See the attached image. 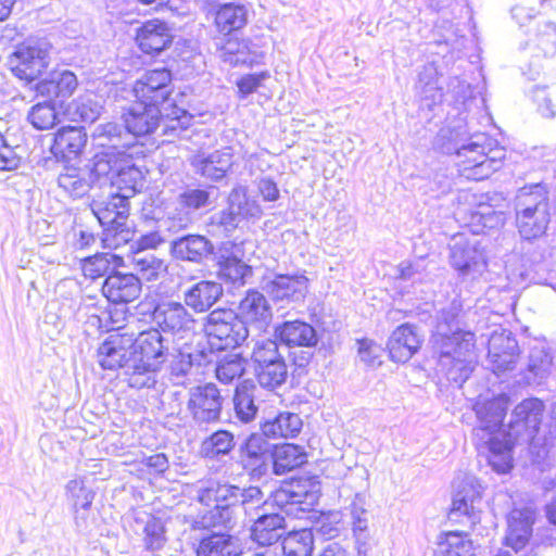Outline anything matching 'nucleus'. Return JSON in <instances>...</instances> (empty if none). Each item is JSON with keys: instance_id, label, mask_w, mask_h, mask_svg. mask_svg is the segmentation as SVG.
<instances>
[{"instance_id": "nucleus-22", "label": "nucleus", "mask_w": 556, "mask_h": 556, "mask_svg": "<svg viewBox=\"0 0 556 556\" xmlns=\"http://www.w3.org/2000/svg\"><path fill=\"white\" fill-rule=\"evenodd\" d=\"M136 40L144 53H160L172 43V35L165 22L151 20L138 28Z\"/></svg>"}, {"instance_id": "nucleus-2", "label": "nucleus", "mask_w": 556, "mask_h": 556, "mask_svg": "<svg viewBox=\"0 0 556 556\" xmlns=\"http://www.w3.org/2000/svg\"><path fill=\"white\" fill-rule=\"evenodd\" d=\"M462 303L454 299L438 316L434 344L439 350V369L459 387L470 377L477 364L476 337L458 327Z\"/></svg>"}, {"instance_id": "nucleus-59", "label": "nucleus", "mask_w": 556, "mask_h": 556, "mask_svg": "<svg viewBox=\"0 0 556 556\" xmlns=\"http://www.w3.org/2000/svg\"><path fill=\"white\" fill-rule=\"evenodd\" d=\"M356 555L349 547L339 542H329L321 551L319 556H370V546L366 541H362L359 536L356 539Z\"/></svg>"}, {"instance_id": "nucleus-29", "label": "nucleus", "mask_w": 556, "mask_h": 556, "mask_svg": "<svg viewBox=\"0 0 556 556\" xmlns=\"http://www.w3.org/2000/svg\"><path fill=\"white\" fill-rule=\"evenodd\" d=\"M285 517L269 514L258 517L251 529V538L260 545H271L282 538Z\"/></svg>"}, {"instance_id": "nucleus-11", "label": "nucleus", "mask_w": 556, "mask_h": 556, "mask_svg": "<svg viewBox=\"0 0 556 556\" xmlns=\"http://www.w3.org/2000/svg\"><path fill=\"white\" fill-rule=\"evenodd\" d=\"M450 251L451 265L463 275L480 271L486 265L484 250L475 236H454Z\"/></svg>"}, {"instance_id": "nucleus-34", "label": "nucleus", "mask_w": 556, "mask_h": 556, "mask_svg": "<svg viewBox=\"0 0 556 556\" xmlns=\"http://www.w3.org/2000/svg\"><path fill=\"white\" fill-rule=\"evenodd\" d=\"M302 428V420L299 415L285 412L280 413L273 420H267L262 426L263 434L270 439L292 438Z\"/></svg>"}, {"instance_id": "nucleus-43", "label": "nucleus", "mask_w": 556, "mask_h": 556, "mask_svg": "<svg viewBox=\"0 0 556 556\" xmlns=\"http://www.w3.org/2000/svg\"><path fill=\"white\" fill-rule=\"evenodd\" d=\"M235 447V437L227 430H218L203 440L200 446L201 454L210 459L228 455Z\"/></svg>"}, {"instance_id": "nucleus-12", "label": "nucleus", "mask_w": 556, "mask_h": 556, "mask_svg": "<svg viewBox=\"0 0 556 556\" xmlns=\"http://www.w3.org/2000/svg\"><path fill=\"white\" fill-rule=\"evenodd\" d=\"M240 463L251 478L265 476L271 463L270 444L262 435L251 434L240 447Z\"/></svg>"}, {"instance_id": "nucleus-6", "label": "nucleus", "mask_w": 556, "mask_h": 556, "mask_svg": "<svg viewBox=\"0 0 556 556\" xmlns=\"http://www.w3.org/2000/svg\"><path fill=\"white\" fill-rule=\"evenodd\" d=\"M152 320L161 332L184 338L191 333L195 319L187 305L173 299L160 300L153 307Z\"/></svg>"}, {"instance_id": "nucleus-20", "label": "nucleus", "mask_w": 556, "mask_h": 556, "mask_svg": "<svg viewBox=\"0 0 556 556\" xmlns=\"http://www.w3.org/2000/svg\"><path fill=\"white\" fill-rule=\"evenodd\" d=\"M219 282L201 280L184 291V303L194 313L207 312L223 295Z\"/></svg>"}, {"instance_id": "nucleus-10", "label": "nucleus", "mask_w": 556, "mask_h": 556, "mask_svg": "<svg viewBox=\"0 0 556 556\" xmlns=\"http://www.w3.org/2000/svg\"><path fill=\"white\" fill-rule=\"evenodd\" d=\"M170 81L172 74L166 68L147 71L132 87L135 101L161 109L172 93Z\"/></svg>"}, {"instance_id": "nucleus-41", "label": "nucleus", "mask_w": 556, "mask_h": 556, "mask_svg": "<svg viewBox=\"0 0 556 556\" xmlns=\"http://www.w3.org/2000/svg\"><path fill=\"white\" fill-rule=\"evenodd\" d=\"M131 263L140 275L139 278L146 281L157 280L167 271V265L163 260L143 251L136 252L131 257Z\"/></svg>"}, {"instance_id": "nucleus-32", "label": "nucleus", "mask_w": 556, "mask_h": 556, "mask_svg": "<svg viewBox=\"0 0 556 556\" xmlns=\"http://www.w3.org/2000/svg\"><path fill=\"white\" fill-rule=\"evenodd\" d=\"M92 214L104 227H111L127 222V200L115 195L108 203L96 202L92 205Z\"/></svg>"}, {"instance_id": "nucleus-44", "label": "nucleus", "mask_w": 556, "mask_h": 556, "mask_svg": "<svg viewBox=\"0 0 556 556\" xmlns=\"http://www.w3.org/2000/svg\"><path fill=\"white\" fill-rule=\"evenodd\" d=\"M314 535L311 529H301L288 533L282 540L286 556H312Z\"/></svg>"}, {"instance_id": "nucleus-8", "label": "nucleus", "mask_w": 556, "mask_h": 556, "mask_svg": "<svg viewBox=\"0 0 556 556\" xmlns=\"http://www.w3.org/2000/svg\"><path fill=\"white\" fill-rule=\"evenodd\" d=\"M9 67L22 80L37 79L49 64V50L45 43L24 42L9 56Z\"/></svg>"}, {"instance_id": "nucleus-39", "label": "nucleus", "mask_w": 556, "mask_h": 556, "mask_svg": "<svg viewBox=\"0 0 556 556\" xmlns=\"http://www.w3.org/2000/svg\"><path fill=\"white\" fill-rule=\"evenodd\" d=\"M256 387L251 381H244L237 387L233 396L235 412L242 422H250L257 413L255 405Z\"/></svg>"}, {"instance_id": "nucleus-52", "label": "nucleus", "mask_w": 556, "mask_h": 556, "mask_svg": "<svg viewBox=\"0 0 556 556\" xmlns=\"http://www.w3.org/2000/svg\"><path fill=\"white\" fill-rule=\"evenodd\" d=\"M435 556H475L472 542L458 533H448Z\"/></svg>"}, {"instance_id": "nucleus-5", "label": "nucleus", "mask_w": 556, "mask_h": 556, "mask_svg": "<svg viewBox=\"0 0 556 556\" xmlns=\"http://www.w3.org/2000/svg\"><path fill=\"white\" fill-rule=\"evenodd\" d=\"M204 331L217 350L233 349L249 336L244 321L226 308L214 309L205 317Z\"/></svg>"}, {"instance_id": "nucleus-19", "label": "nucleus", "mask_w": 556, "mask_h": 556, "mask_svg": "<svg viewBox=\"0 0 556 556\" xmlns=\"http://www.w3.org/2000/svg\"><path fill=\"white\" fill-rule=\"evenodd\" d=\"M214 251L213 243L201 235H187L170 243V254L181 261L200 264Z\"/></svg>"}, {"instance_id": "nucleus-14", "label": "nucleus", "mask_w": 556, "mask_h": 556, "mask_svg": "<svg viewBox=\"0 0 556 556\" xmlns=\"http://www.w3.org/2000/svg\"><path fill=\"white\" fill-rule=\"evenodd\" d=\"M131 336L127 332L111 334L98 349V362L104 369L124 368L130 362Z\"/></svg>"}, {"instance_id": "nucleus-17", "label": "nucleus", "mask_w": 556, "mask_h": 556, "mask_svg": "<svg viewBox=\"0 0 556 556\" xmlns=\"http://www.w3.org/2000/svg\"><path fill=\"white\" fill-rule=\"evenodd\" d=\"M103 295L112 303H129L141 293L140 278L132 274H110L102 286Z\"/></svg>"}, {"instance_id": "nucleus-48", "label": "nucleus", "mask_w": 556, "mask_h": 556, "mask_svg": "<svg viewBox=\"0 0 556 556\" xmlns=\"http://www.w3.org/2000/svg\"><path fill=\"white\" fill-rule=\"evenodd\" d=\"M218 275L232 283H243L252 275V267L236 256H222L218 262Z\"/></svg>"}, {"instance_id": "nucleus-23", "label": "nucleus", "mask_w": 556, "mask_h": 556, "mask_svg": "<svg viewBox=\"0 0 556 556\" xmlns=\"http://www.w3.org/2000/svg\"><path fill=\"white\" fill-rule=\"evenodd\" d=\"M191 165L203 177L220 180L232 166V155L229 150L199 153L192 156Z\"/></svg>"}, {"instance_id": "nucleus-54", "label": "nucleus", "mask_w": 556, "mask_h": 556, "mask_svg": "<svg viewBox=\"0 0 556 556\" xmlns=\"http://www.w3.org/2000/svg\"><path fill=\"white\" fill-rule=\"evenodd\" d=\"M66 495L76 511L90 508L94 498V493L86 486L83 479L70 480L66 484Z\"/></svg>"}, {"instance_id": "nucleus-30", "label": "nucleus", "mask_w": 556, "mask_h": 556, "mask_svg": "<svg viewBox=\"0 0 556 556\" xmlns=\"http://www.w3.org/2000/svg\"><path fill=\"white\" fill-rule=\"evenodd\" d=\"M78 86L76 75L67 70L55 71L50 74L48 79L37 85V90L43 96L68 98Z\"/></svg>"}, {"instance_id": "nucleus-18", "label": "nucleus", "mask_w": 556, "mask_h": 556, "mask_svg": "<svg viewBox=\"0 0 556 556\" xmlns=\"http://www.w3.org/2000/svg\"><path fill=\"white\" fill-rule=\"evenodd\" d=\"M161 116L160 108L135 101L123 114V119L126 130L139 137L153 132L160 124Z\"/></svg>"}, {"instance_id": "nucleus-40", "label": "nucleus", "mask_w": 556, "mask_h": 556, "mask_svg": "<svg viewBox=\"0 0 556 556\" xmlns=\"http://www.w3.org/2000/svg\"><path fill=\"white\" fill-rule=\"evenodd\" d=\"M124 264L123 257L114 253H100L87 257L83 263V273L85 277L96 279L98 277L110 275L111 271Z\"/></svg>"}, {"instance_id": "nucleus-25", "label": "nucleus", "mask_w": 556, "mask_h": 556, "mask_svg": "<svg viewBox=\"0 0 556 556\" xmlns=\"http://www.w3.org/2000/svg\"><path fill=\"white\" fill-rule=\"evenodd\" d=\"M242 552L240 539L227 532H213L203 538L197 548L198 556H240Z\"/></svg>"}, {"instance_id": "nucleus-31", "label": "nucleus", "mask_w": 556, "mask_h": 556, "mask_svg": "<svg viewBox=\"0 0 556 556\" xmlns=\"http://www.w3.org/2000/svg\"><path fill=\"white\" fill-rule=\"evenodd\" d=\"M87 142V135L79 127H63L58 130L54 137L52 150L55 155L64 157H76Z\"/></svg>"}, {"instance_id": "nucleus-4", "label": "nucleus", "mask_w": 556, "mask_h": 556, "mask_svg": "<svg viewBox=\"0 0 556 556\" xmlns=\"http://www.w3.org/2000/svg\"><path fill=\"white\" fill-rule=\"evenodd\" d=\"M492 142L484 134H476L469 139L456 141L454 152L459 176L468 180H483L503 165L505 151L492 149Z\"/></svg>"}, {"instance_id": "nucleus-3", "label": "nucleus", "mask_w": 556, "mask_h": 556, "mask_svg": "<svg viewBox=\"0 0 556 556\" xmlns=\"http://www.w3.org/2000/svg\"><path fill=\"white\" fill-rule=\"evenodd\" d=\"M131 336L130 362L127 365V381L136 389L153 388L157 374L170 355L168 340L155 327Z\"/></svg>"}, {"instance_id": "nucleus-50", "label": "nucleus", "mask_w": 556, "mask_h": 556, "mask_svg": "<svg viewBox=\"0 0 556 556\" xmlns=\"http://www.w3.org/2000/svg\"><path fill=\"white\" fill-rule=\"evenodd\" d=\"M27 118L35 128L40 130L50 129L60 122L54 104L47 101L31 106Z\"/></svg>"}, {"instance_id": "nucleus-16", "label": "nucleus", "mask_w": 556, "mask_h": 556, "mask_svg": "<svg viewBox=\"0 0 556 556\" xmlns=\"http://www.w3.org/2000/svg\"><path fill=\"white\" fill-rule=\"evenodd\" d=\"M265 288L274 301L301 302L308 292V279L304 275H277Z\"/></svg>"}, {"instance_id": "nucleus-38", "label": "nucleus", "mask_w": 556, "mask_h": 556, "mask_svg": "<svg viewBox=\"0 0 556 556\" xmlns=\"http://www.w3.org/2000/svg\"><path fill=\"white\" fill-rule=\"evenodd\" d=\"M553 356L549 349L543 342L534 344L529 354L528 371L532 378H528L529 382H541L552 370Z\"/></svg>"}, {"instance_id": "nucleus-28", "label": "nucleus", "mask_w": 556, "mask_h": 556, "mask_svg": "<svg viewBox=\"0 0 556 556\" xmlns=\"http://www.w3.org/2000/svg\"><path fill=\"white\" fill-rule=\"evenodd\" d=\"M459 198L475 206L473 210H460V212L470 214L473 224H480L490 229L504 225L505 215L503 210H495L492 203L478 200V197L473 193L464 192Z\"/></svg>"}, {"instance_id": "nucleus-21", "label": "nucleus", "mask_w": 556, "mask_h": 556, "mask_svg": "<svg viewBox=\"0 0 556 556\" xmlns=\"http://www.w3.org/2000/svg\"><path fill=\"white\" fill-rule=\"evenodd\" d=\"M421 337L415 327L408 324L401 325L391 334L388 349L391 358L397 363H405L419 350Z\"/></svg>"}, {"instance_id": "nucleus-7", "label": "nucleus", "mask_w": 556, "mask_h": 556, "mask_svg": "<svg viewBox=\"0 0 556 556\" xmlns=\"http://www.w3.org/2000/svg\"><path fill=\"white\" fill-rule=\"evenodd\" d=\"M484 486L472 475H463L455 481L451 517H466L471 525L480 522Z\"/></svg>"}, {"instance_id": "nucleus-35", "label": "nucleus", "mask_w": 556, "mask_h": 556, "mask_svg": "<svg viewBox=\"0 0 556 556\" xmlns=\"http://www.w3.org/2000/svg\"><path fill=\"white\" fill-rule=\"evenodd\" d=\"M92 182L91 173L76 167H66L58 177L59 187L73 198L87 194Z\"/></svg>"}, {"instance_id": "nucleus-63", "label": "nucleus", "mask_w": 556, "mask_h": 556, "mask_svg": "<svg viewBox=\"0 0 556 556\" xmlns=\"http://www.w3.org/2000/svg\"><path fill=\"white\" fill-rule=\"evenodd\" d=\"M238 506H223L220 504L214 505L210 511V519L213 527L222 526L225 528H232L235 526V509Z\"/></svg>"}, {"instance_id": "nucleus-64", "label": "nucleus", "mask_w": 556, "mask_h": 556, "mask_svg": "<svg viewBox=\"0 0 556 556\" xmlns=\"http://www.w3.org/2000/svg\"><path fill=\"white\" fill-rule=\"evenodd\" d=\"M212 491L215 492V505L238 506L239 486L216 481L215 490Z\"/></svg>"}, {"instance_id": "nucleus-53", "label": "nucleus", "mask_w": 556, "mask_h": 556, "mask_svg": "<svg viewBox=\"0 0 556 556\" xmlns=\"http://www.w3.org/2000/svg\"><path fill=\"white\" fill-rule=\"evenodd\" d=\"M114 184L123 191L121 197L127 200L143 187V177L137 167L129 166L117 172Z\"/></svg>"}, {"instance_id": "nucleus-42", "label": "nucleus", "mask_w": 556, "mask_h": 556, "mask_svg": "<svg viewBox=\"0 0 556 556\" xmlns=\"http://www.w3.org/2000/svg\"><path fill=\"white\" fill-rule=\"evenodd\" d=\"M416 92L422 100H430L431 103H437L442 100V89L438 84V70L433 63H428L422 66L418 73V80L416 83Z\"/></svg>"}, {"instance_id": "nucleus-36", "label": "nucleus", "mask_w": 556, "mask_h": 556, "mask_svg": "<svg viewBox=\"0 0 556 556\" xmlns=\"http://www.w3.org/2000/svg\"><path fill=\"white\" fill-rule=\"evenodd\" d=\"M249 12L245 5L226 3L216 12L215 23L219 31L229 34L241 29L248 23Z\"/></svg>"}, {"instance_id": "nucleus-51", "label": "nucleus", "mask_w": 556, "mask_h": 556, "mask_svg": "<svg viewBox=\"0 0 556 556\" xmlns=\"http://www.w3.org/2000/svg\"><path fill=\"white\" fill-rule=\"evenodd\" d=\"M516 223L519 233L527 240L541 237L549 223V214H545L543 222L536 219V214L518 213L516 214Z\"/></svg>"}, {"instance_id": "nucleus-46", "label": "nucleus", "mask_w": 556, "mask_h": 556, "mask_svg": "<svg viewBox=\"0 0 556 556\" xmlns=\"http://www.w3.org/2000/svg\"><path fill=\"white\" fill-rule=\"evenodd\" d=\"M254 371L260 386L270 390L282 386L288 378V366L285 359L255 367Z\"/></svg>"}, {"instance_id": "nucleus-33", "label": "nucleus", "mask_w": 556, "mask_h": 556, "mask_svg": "<svg viewBox=\"0 0 556 556\" xmlns=\"http://www.w3.org/2000/svg\"><path fill=\"white\" fill-rule=\"evenodd\" d=\"M307 462L303 448L295 444L277 446L271 453V463L276 475H285Z\"/></svg>"}, {"instance_id": "nucleus-57", "label": "nucleus", "mask_w": 556, "mask_h": 556, "mask_svg": "<svg viewBox=\"0 0 556 556\" xmlns=\"http://www.w3.org/2000/svg\"><path fill=\"white\" fill-rule=\"evenodd\" d=\"M18 146L16 140L11 138L9 134L0 132V169L13 170L20 165L21 157L16 152Z\"/></svg>"}, {"instance_id": "nucleus-58", "label": "nucleus", "mask_w": 556, "mask_h": 556, "mask_svg": "<svg viewBox=\"0 0 556 556\" xmlns=\"http://www.w3.org/2000/svg\"><path fill=\"white\" fill-rule=\"evenodd\" d=\"M134 238V231L126 223L116 226L106 227L103 230L102 242L106 248L117 249Z\"/></svg>"}, {"instance_id": "nucleus-26", "label": "nucleus", "mask_w": 556, "mask_h": 556, "mask_svg": "<svg viewBox=\"0 0 556 556\" xmlns=\"http://www.w3.org/2000/svg\"><path fill=\"white\" fill-rule=\"evenodd\" d=\"M275 334L283 344L290 348H312L318 342V337L314 327L301 320L282 323L276 327Z\"/></svg>"}, {"instance_id": "nucleus-49", "label": "nucleus", "mask_w": 556, "mask_h": 556, "mask_svg": "<svg viewBox=\"0 0 556 556\" xmlns=\"http://www.w3.org/2000/svg\"><path fill=\"white\" fill-rule=\"evenodd\" d=\"M285 359L279 353L278 343L271 339H258L254 342L251 361L254 368Z\"/></svg>"}, {"instance_id": "nucleus-13", "label": "nucleus", "mask_w": 556, "mask_h": 556, "mask_svg": "<svg viewBox=\"0 0 556 556\" xmlns=\"http://www.w3.org/2000/svg\"><path fill=\"white\" fill-rule=\"evenodd\" d=\"M535 516L532 507L514 508L507 516L504 544L516 553L523 549L532 536Z\"/></svg>"}, {"instance_id": "nucleus-24", "label": "nucleus", "mask_w": 556, "mask_h": 556, "mask_svg": "<svg viewBox=\"0 0 556 556\" xmlns=\"http://www.w3.org/2000/svg\"><path fill=\"white\" fill-rule=\"evenodd\" d=\"M135 531L142 534L146 549L160 551L166 542L165 529L162 520L143 510L134 514Z\"/></svg>"}, {"instance_id": "nucleus-15", "label": "nucleus", "mask_w": 556, "mask_h": 556, "mask_svg": "<svg viewBox=\"0 0 556 556\" xmlns=\"http://www.w3.org/2000/svg\"><path fill=\"white\" fill-rule=\"evenodd\" d=\"M238 317L248 327L264 330L270 323L273 313L266 296L257 290H249L238 307Z\"/></svg>"}, {"instance_id": "nucleus-27", "label": "nucleus", "mask_w": 556, "mask_h": 556, "mask_svg": "<svg viewBox=\"0 0 556 556\" xmlns=\"http://www.w3.org/2000/svg\"><path fill=\"white\" fill-rule=\"evenodd\" d=\"M516 201V214H536L540 222H543L545 214H549L547 191L540 184L519 189Z\"/></svg>"}, {"instance_id": "nucleus-62", "label": "nucleus", "mask_w": 556, "mask_h": 556, "mask_svg": "<svg viewBox=\"0 0 556 556\" xmlns=\"http://www.w3.org/2000/svg\"><path fill=\"white\" fill-rule=\"evenodd\" d=\"M264 55L258 51L255 45H252L248 40L241 42V49H239L237 55L233 59L231 66L248 65L252 66L262 62Z\"/></svg>"}, {"instance_id": "nucleus-61", "label": "nucleus", "mask_w": 556, "mask_h": 556, "mask_svg": "<svg viewBox=\"0 0 556 556\" xmlns=\"http://www.w3.org/2000/svg\"><path fill=\"white\" fill-rule=\"evenodd\" d=\"M353 532L355 534H363L368 527V511L365 508V503L358 495L355 496L350 506Z\"/></svg>"}, {"instance_id": "nucleus-45", "label": "nucleus", "mask_w": 556, "mask_h": 556, "mask_svg": "<svg viewBox=\"0 0 556 556\" xmlns=\"http://www.w3.org/2000/svg\"><path fill=\"white\" fill-rule=\"evenodd\" d=\"M228 203H230V214H237L241 219L258 218L262 215L260 204L247 195V189L242 186L232 189Z\"/></svg>"}, {"instance_id": "nucleus-1", "label": "nucleus", "mask_w": 556, "mask_h": 556, "mask_svg": "<svg viewBox=\"0 0 556 556\" xmlns=\"http://www.w3.org/2000/svg\"><path fill=\"white\" fill-rule=\"evenodd\" d=\"M508 409V397L500 395L476 405L479 426L473 435L479 450L489 452V464L498 473H506L513 467L511 450L520 437L532 438L542 419L544 405L539 399H527L518 404L511 416L509 431L502 421Z\"/></svg>"}, {"instance_id": "nucleus-9", "label": "nucleus", "mask_w": 556, "mask_h": 556, "mask_svg": "<svg viewBox=\"0 0 556 556\" xmlns=\"http://www.w3.org/2000/svg\"><path fill=\"white\" fill-rule=\"evenodd\" d=\"M222 406L223 397L214 383H205L190 389L187 408L197 425L218 421Z\"/></svg>"}, {"instance_id": "nucleus-56", "label": "nucleus", "mask_w": 556, "mask_h": 556, "mask_svg": "<svg viewBox=\"0 0 556 556\" xmlns=\"http://www.w3.org/2000/svg\"><path fill=\"white\" fill-rule=\"evenodd\" d=\"M244 370V361L239 355H227L216 367V378L223 383H230L241 377Z\"/></svg>"}, {"instance_id": "nucleus-47", "label": "nucleus", "mask_w": 556, "mask_h": 556, "mask_svg": "<svg viewBox=\"0 0 556 556\" xmlns=\"http://www.w3.org/2000/svg\"><path fill=\"white\" fill-rule=\"evenodd\" d=\"M73 115L84 123L96 122L103 112V100L94 93L80 96L73 102Z\"/></svg>"}, {"instance_id": "nucleus-55", "label": "nucleus", "mask_w": 556, "mask_h": 556, "mask_svg": "<svg viewBox=\"0 0 556 556\" xmlns=\"http://www.w3.org/2000/svg\"><path fill=\"white\" fill-rule=\"evenodd\" d=\"M498 353H506L505 357L518 353V343L509 331H494L491 334L488 357H500Z\"/></svg>"}, {"instance_id": "nucleus-37", "label": "nucleus", "mask_w": 556, "mask_h": 556, "mask_svg": "<svg viewBox=\"0 0 556 556\" xmlns=\"http://www.w3.org/2000/svg\"><path fill=\"white\" fill-rule=\"evenodd\" d=\"M208 202V192L202 189H188L179 194L177 203L181 212L173 215L177 219L179 228H186L191 222L190 213L194 212Z\"/></svg>"}, {"instance_id": "nucleus-60", "label": "nucleus", "mask_w": 556, "mask_h": 556, "mask_svg": "<svg viewBox=\"0 0 556 556\" xmlns=\"http://www.w3.org/2000/svg\"><path fill=\"white\" fill-rule=\"evenodd\" d=\"M533 42L544 54L554 53L556 51V25L552 22L540 25L535 31Z\"/></svg>"}]
</instances>
